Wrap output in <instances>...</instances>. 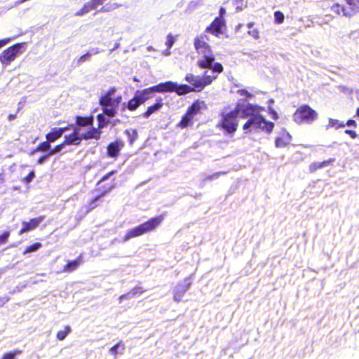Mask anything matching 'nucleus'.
Returning <instances> with one entry per match:
<instances>
[{"instance_id":"obj_1","label":"nucleus","mask_w":359,"mask_h":359,"mask_svg":"<svg viewBox=\"0 0 359 359\" xmlns=\"http://www.w3.org/2000/svg\"><path fill=\"white\" fill-rule=\"evenodd\" d=\"M264 108L256 104H248L242 110V118H248L243 124V129L246 133L265 131L267 133H272L274 128V123L267 121L260 111Z\"/></svg>"},{"instance_id":"obj_2","label":"nucleus","mask_w":359,"mask_h":359,"mask_svg":"<svg viewBox=\"0 0 359 359\" xmlns=\"http://www.w3.org/2000/svg\"><path fill=\"white\" fill-rule=\"evenodd\" d=\"M210 39L205 32L196 36L194 40V46L198 55L203 56L202 59L197 61V66L201 69H210L214 72L220 74L223 72L224 67L220 62H213L215 60L212 48L208 43Z\"/></svg>"},{"instance_id":"obj_3","label":"nucleus","mask_w":359,"mask_h":359,"mask_svg":"<svg viewBox=\"0 0 359 359\" xmlns=\"http://www.w3.org/2000/svg\"><path fill=\"white\" fill-rule=\"evenodd\" d=\"M241 109L237 105L234 109L230 111L224 110L219 114L220 119L217 127L227 134H234L238 127V117Z\"/></svg>"},{"instance_id":"obj_4","label":"nucleus","mask_w":359,"mask_h":359,"mask_svg":"<svg viewBox=\"0 0 359 359\" xmlns=\"http://www.w3.org/2000/svg\"><path fill=\"white\" fill-rule=\"evenodd\" d=\"M164 219L165 215H160L141 223L126 233L123 238V241H127L131 238L155 231L161 224Z\"/></svg>"},{"instance_id":"obj_5","label":"nucleus","mask_w":359,"mask_h":359,"mask_svg":"<svg viewBox=\"0 0 359 359\" xmlns=\"http://www.w3.org/2000/svg\"><path fill=\"white\" fill-rule=\"evenodd\" d=\"M218 74L213 71L211 74L208 71H205L202 76L189 73L186 74L184 80L190 84L189 87L192 88L193 92H201L210 85L217 78Z\"/></svg>"},{"instance_id":"obj_6","label":"nucleus","mask_w":359,"mask_h":359,"mask_svg":"<svg viewBox=\"0 0 359 359\" xmlns=\"http://www.w3.org/2000/svg\"><path fill=\"white\" fill-rule=\"evenodd\" d=\"M318 119V111L307 104L299 105L292 114V120L298 126L312 125Z\"/></svg>"},{"instance_id":"obj_7","label":"nucleus","mask_w":359,"mask_h":359,"mask_svg":"<svg viewBox=\"0 0 359 359\" xmlns=\"http://www.w3.org/2000/svg\"><path fill=\"white\" fill-rule=\"evenodd\" d=\"M115 91L116 88L114 87L110 88L99 100V104L103 107V113L109 117H113L116 115V109L122 100L121 95H118L114 99L111 98V95Z\"/></svg>"},{"instance_id":"obj_8","label":"nucleus","mask_w":359,"mask_h":359,"mask_svg":"<svg viewBox=\"0 0 359 359\" xmlns=\"http://www.w3.org/2000/svg\"><path fill=\"white\" fill-rule=\"evenodd\" d=\"M346 5L338 3L331 6V11L338 15L351 18L359 12V0H344Z\"/></svg>"},{"instance_id":"obj_9","label":"nucleus","mask_w":359,"mask_h":359,"mask_svg":"<svg viewBox=\"0 0 359 359\" xmlns=\"http://www.w3.org/2000/svg\"><path fill=\"white\" fill-rule=\"evenodd\" d=\"M26 43H17L6 49L4 50L0 54V62L3 65L8 66L16 57L22 53V48H25Z\"/></svg>"},{"instance_id":"obj_10","label":"nucleus","mask_w":359,"mask_h":359,"mask_svg":"<svg viewBox=\"0 0 359 359\" xmlns=\"http://www.w3.org/2000/svg\"><path fill=\"white\" fill-rule=\"evenodd\" d=\"M151 97V95H149L147 88L142 90H137L134 97L128 102L126 108L130 111H134Z\"/></svg>"},{"instance_id":"obj_11","label":"nucleus","mask_w":359,"mask_h":359,"mask_svg":"<svg viewBox=\"0 0 359 359\" xmlns=\"http://www.w3.org/2000/svg\"><path fill=\"white\" fill-rule=\"evenodd\" d=\"M226 20L224 18L217 17L214 20L208 25L204 32L210 33L216 37H219L220 35L223 34L226 30Z\"/></svg>"},{"instance_id":"obj_12","label":"nucleus","mask_w":359,"mask_h":359,"mask_svg":"<svg viewBox=\"0 0 359 359\" xmlns=\"http://www.w3.org/2000/svg\"><path fill=\"white\" fill-rule=\"evenodd\" d=\"M124 147V142L122 140L116 138L113 142H111L107 146V156L116 159L120 154L121 150Z\"/></svg>"},{"instance_id":"obj_13","label":"nucleus","mask_w":359,"mask_h":359,"mask_svg":"<svg viewBox=\"0 0 359 359\" xmlns=\"http://www.w3.org/2000/svg\"><path fill=\"white\" fill-rule=\"evenodd\" d=\"M45 216L41 215L39 217L32 218L29 221H24L22 222V228L18 232L19 235L31 231L36 229L39 224L44 220Z\"/></svg>"},{"instance_id":"obj_14","label":"nucleus","mask_w":359,"mask_h":359,"mask_svg":"<svg viewBox=\"0 0 359 359\" xmlns=\"http://www.w3.org/2000/svg\"><path fill=\"white\" fill-rule=\"evenodd\" d=\"M292 135L286 129L278 132L275 138V146L277 148H283L289 146L292 142Z\"/></svg>"},{"instance_id":"obj_15","label":"nucleus","mask_w":359,"mask_h":359,"mask_svg":"<svg viewBox=\"0 0 359 359\" xmlns=\"http://www.w3.org/2000/svg\"><path fill=\"white\" fill-rule=\"evenodd\" d=\"M175 86V82L171 81H168L163 83H160L156 86L147 88V90L149 94L151 95L155 92L165 93H172Z\"/></svg>"},{"instance_id":"obj_16","label":"nucleus","mask_w":359,"mask_h":359,"mask_svg":"<svg viewBox=\"0 0 359 359\" xmlns=\"http://www.w3.org/2000/svg\"><path fill=\"white\" fill-rule=\"evenodd\" d=\"M104 0H90L75 13L76 16H81L93 10H95L99 6L103 4Z\"/></svg>"},{"instance_id":"obj_17","label":"nucleus","mask_w":359,"mask_h":359,"mask_svg":"<svg viewBox=\"0 0 359 359\" xmlns=\"http://www.w3.org/2000/svg\"><path fill=\"white\" fill-rule=\"evenodd\" d=\"M79 128H74L73 132L64 137L63 144L66 145L78 146L82 141V136L79 135Z\"/></svg>"},{"instance_id":"obj_18","label":"nucleus","mask_w":359,"mask_h":359,"mask_svg":"<svg viewBox=\"0 0 359 359\" xmlns=\"http://www.w3.org/2000/svg\"><path fill=\"white\" fill-rule=\"evenodd\" d=\"M163 106L162 98L159 97L156 102L147 107L145 111L142 114V116L144 118H149L153 114L158 111Z\"/></svg>"},{"instance_id":"obj_19","label":"nucleus","mask_w":359,"mask_h":359,"mask_svg":"<svg viewBox=\"0 0 359 359\" xmlns=\"http://www.w3.org/2000/svg\"><path fill=\"white\" fill-rule=\"evenodd\" d=\"M204 107H205L204 101L196 100L187 108V112L194 118L195 116L200 114L201 109Z\"/></svg>"},{"instance_id":"obj_20","label":"nucleus","mask_w":359,"mask_h":359,"mask_svg":"<svg viewBox=\"0 0 359 359\" xmlns=\"http://www.w3.org/2000/svg\"><path fill=\"white\" fill-rule=\"evenodd\" d=\"M116 187V184L114 182V180L113 181V182L109 185L108 187H98V189L101 190V194L95 197L94 198H93L90 202H89V205L90 206V209H93L97 207V204L95 203V202L99 199L101 197L104 196V195H106L107 193H109L112 189H114V187Z\"/></svg>"},{"instance_id":"obj_21","label":"nucleus","mask_w":359,"mask_h":359,"mask_svg":"<svg viewBox=\"0 0 359 359\" xmlns=\"http://www.w3.org/2000/svg\"><path fill=\"white\" fill-rule=\"evenodd\" d=\"M102 133V130H100L99 128H92L81 135L82 140H87L90 139H95L96 140H98L101 138Z\"/></svg>"},{"instance_id":"obj_22","label":"nucleus","mask_w":359,"mask_h":359,"mask_svg":"<svg viewBox=\"0 0 359 359\" xmlns=\"http://www.w3.org/2000/svg\"><path fill=\"white\" fill-rule=\"evenodd\" d=\"M83 262L82 256L80 255L76 259L69 262L67 264L64 266L63 271L65 272H72L77 269V268Z\"/></svg>"},{"instance_id":"obj_23","label":"nucleus","mask_w":359,"mask_h":359,"mask_svg":"<svg viewBox=\"0 0 359 359\" xmlns=\"http://www.w3.org/2000/svg\"><path fill=\"white\" fill-rule=\"evenodd\" d=\"M94 118L92 115L87 116H76L75 118L76 124L81 127L92 126Z\"/></svg>"},{"instance_id":"obj_24","label":"nucleus","mask_w":359,"mask_h":359,"mask_svg":"<svg viewBox=\"0 0 359 359\" xmlns=\"http://www.w3.org/2000/svg\"><path fill=\"white\" fill-rule=\"evenodd\" d=\"M193 118L188 112H185V114L182 116L181 120L177 123V127L181 129H184L187 128L189 126H191L193 123Z\"/></svg>"},{"instance_id":"obj_25","label":"nucleus","mask_w":359,"mask_h":359,"mask_svg":"<svg viewBox=\"0 0 359 359\" xmlns=\"http://www.w3.org/2000/svg\"><path fill=\"white\" fill-rule=\"evenodd\" d=\"M173 92L176 93L178 95H183L193 92L192 88L189 85L182 83L178 84L175 82Z\"/></svg>"},{"instance_id":"obj_26","label":"nucleus","mask_w":359,"mask_h":359,"mask_svg":"<svg viewBox=\"0 0 359 359\" xmlns=\"http://www.w3.org/2000/svg\"><path fill=\"white\" fill-rule=\"evenodd\" d=\"M124 351V345L121 341H119L116 345L110 348L109 353L114 357V359L117 358L118 354H123Z\"/></svg>"},{"instance_id":"obj_27","label":"nucleus","mask_w":359,"mask_h":359,"mask_svg":"<svg viewBox=\"0 0 359 359\" xmlns=\"http://www.w3.org/2000/svg\"><path fill=\"white\" fill-rule=\"evenodd\" d=\"M124 133L127 135L128 143L130 146L133 145L135 142L138 138V133L136 129H127L125 130Z\"/></svg>"},{"instance_id":"obj_28","label":"nucleus","mask_w":359,"mask_h":359,"mask_svg":"<svg viewBox=\"0 0 359 359\" xmlns=\"http://www.w3.org/2000/svg\"><path fill=\"white\" fill-rule=\"evenodd\" d=\"M61 137L57 128H52L51 130L46 135V140L50 142H54Z\"/></svg>"},{"instance_id":"obj_29","label":"nucleus","mask_w":359,"mask_h":359,"mask_svg":"<svg viewBox=\"0 0 359 359\" xmlns=\"http://www.w3.org/2000/svg\"><path fill=\"white\" fill-rule=\"evenodd\" d=\"M99 53H100V50L98 48L92 49L91 50H90V51L87 52L86 53L83 54V55L80 56L77 59V63L78 64L83 63V62L88 60L93 55H96Z\"/></svg>"},{"instance_id":"obj_30","label":"nucleus","mask_w":359,"mask_h":359,"mask_svg":"<svg viewBox=\"0 0 359 359\" xmlns=\"http://www.w3.org/2000/svg\"><path fill=\"white\" fill-rule=\"evenodd\" d=\"M50 142H48L47 140L46 141H43L39 144L37 147L34 149V150L32 151V154L35 152H45L47 151H50Z\"/></svg>"},{"instance_id":"obj_31","label":"nucleus","mask_w":359,"mask_h":359,"mask_svg":"<svg viewBox=\"0 0 359 359\" xmlns=\"http://www.w3.org/2000/svg\"><path fill=\"white\" fill-rule=\"evenodd\" d=\"M329 124L330 127L334 128L335 129L342 128L346 126L345 123H344L343 121H340L337 119L334 118L329 119Z\"/></svg>"},{"instance_id":"obj_32","label":"nucleus","mask_w":359,"mask_h":359,"mask_svg":"<svg viewBox=\"0 0 359 359\" xmlns=\"http://www.w3.org/2000/svg\"><path fill=\"white\" fill-rule=\"evenodd\" d=\"M71 332V327L69 326H65V329L63 330H60L57 333V338L60 341L64 340L67 336Z\"/></svg>"},{"instance_id":"obj_33","label":"nucleus","mask_w":359,"mask_h":359,"mask_svg":"<svg viewBox=\"0 0 359 359\" xmlns=\"http://www.w3.org/2000/svg\"><path fill=\"white\" fill-rule=\"evenodd\" d=\"M42 246V244L41 243H34L29 246H27L25 250L23 252V254H27L32 252H34L38 250L39 248H41Z\"/></svg>"},{"instance_id":"obj_34","label":"nucleus","mask_w":359,"mask_h":359,"mask_svg":"<svg viewBox=\"0 0 359 359\" xmlns=\"http://www.w3.org/2000/svg\"><path fill=\"white\" fill-rule=\"evenodd\" d=\"M97 119L98 121L97 128L100 130H102V128L106 126L108 123V121L105 120L104 116L102 114H100L97 116Z\"/></svg>"},{"instance_id":"obj_35","label":"nucleus","mask_w":359,"mask_h":359,"mask_svg":"<svg viewBox=\"0 0 359 359\" xmlns=\"http://www.w3.org/2000/svg\"><path fill=\"white\" fill-rule=\"evenodd\" d=\"M118 6V5L117 4H107L105 6H102L99 10V12L107 13V12L111 11L113 9L116 8Z\"/></svg>"},{"instance_id":"obj_36","label":"nucleus","mask_w":359,"mask_h":359,"mask_svg":"<svg viewBox=\"0 0 359 359\" xmlns=\"http://www.w3.org/2000/svg\"><path fill=\"white\" fill-rule=\"evenodd\" d=\"M284 15L282 12L277 11L274 13V20L276 24H282L284 22Z\"/></svg>"},{"instance_id":"obj_37","label":"nucleus","mask_w":359,"mask_h":359,"mask_svg":"<svg viewBox=\"0 0 359 359\" xmlns=\"http://www.w3.org/2000/svg\"><path fill=\"white\" fill-rule=\"evenodd\" d=\"M11 233L9 231H5L0 234V245L6 243L8 238L10 237Z\"/></svg>"},{"instance_id":"obj_38","label":"nucleus","mask_w":359,"mask_h":359,"mask_svg":"<svg viewBox=\"0 0 359 359\" xmlns=\"http://www.w3.org/2000/svg\"><path fill=\"white\" fill-rule=\"evenodd\" d=\"M66 144H63V141L57 144L56 146H55L52 149H50L49 151H50V154L51 155H53L57 152H60L63 148L65 146Z\"/></svg>"},{"instance_id":"obj_39","label":"nucleus","mask_w":359,"mask_h":359,"mask_svg":"<svg viewBox=\"0 0 359 359\" xmlns=\"http://www.w3.org/2000/svg\"><path fill=\"white\" fill-rule=\"evenodd\" d=\"M175 41L174 36L171 34H168L165 45L168 48H170Z\"/></svg>"},{"instance_id":"obj_40","label":"nucleus","mask_w":359,"mask_h":359,"mask_svg":"<svg viewBox=\"0 0 359 359\" xmlns=\"http://www.w3.org/2000/svg\"><path fill=\"white\" fill-rule=\"evenodd\" d=\"M117 171L116 170H111L109 172H107V174H105L104 176L102 177V178L99 180V182H97V186H100L101 183L105 180H107V179H109L111 175H113L114 174L116 173Z\"/></svg>"},{"instance_id":"obj_41","label":"nucleus","mask_w":359,"mask_h":359,"mask_svg":"<svg viewBox=\"0 0 359 359\" xmlns=\"http://www.w3.org/2000/svg\"><path fill=\"white\" fill-rule=\"evenodd\" d=\"M320 168H320V163H318V162H313L309 165V171L311 172H314Z\"/></svg>"},{"instance_id":"obj_42","label":"nucleus","mask_w":359,"mask_h":359,"mask_svg":"<svg viewBox=\"0 0 359 359\" xmlns=\"http://www.w3.org/2000/svg\"><path fill=\"white\" fill-rule=\"evenodd\" d=\"M18 353H20V351L7 353L3 355L1 359H15Z\"/></svg>"},{"instance_id":"obj_43","label":"nucleus","mask_w":359,"mask_h":359,"mask_svg":"<svg viewBox=\"0 0 359 359\" xmlns=\"http://www.w3.org/2000/svg\"><path fill=\"white\" fill-rule=\"evenodd\" d=\"M35 176V173L33 170L30 171L29 174L23 179V182L25 183H29Z\"/></svg>"},{"instance_id":"obj_44","label":"nucleus","mask_w":359,"mask_h":359,"mask_svg":"<svg viewBox=\"0 0 359 359\" xmlns=\"http://www.w3.org/2000/svg\"><path fill=\"white\" fill-rule=\"evenodd\" d=\"M51 154H50V151H48L47 154H43V156H40L38 159L36 163L38 164H42L47 158H48Z\"/></svg>"},{"instance_id":"obj_45","label":"nucleus","mask_w":359,"mask_h":359,"mask_svg":"<svg viewBox=\"0 0 359 359\" xmlns=\"http://www.w3.org/2000/svg\"><path fill=\"white\" fill-rule=\"evenodd\" d=\"M238 93L240 95L245 96L249 98L252 97V94L248 92L246 89H240L238 90Z\"/></svg>"},{"instance_id":"obj_46","label":"nucleus","mask_w":359,"mask_h":359,"mask_svg":"<svg viewBox=\"0 0 359 359\" xmlns=\"http://www.w3.org/2000/svg\"><path fill=\"white\" fill-rule=\"evenodd\" d=\"M8 300L9 297L5 293H2L0 295V306L4 305Z\"/></svg>"},{"instance_id":"obj_47","label":"nucleus","mask_w":359,"mask_h":359,"mask_svg":"<svg viewBox=\"0 0 359 359\" xmlns=\"http://www.w3.org/2000/svg\"><path fill=\"white\" fill-rule=\"evenodd\" d=\"M334 158H330L328 160H325L322 162H320V168H323L325 166L331 165L334 163Z\"/></svg>"},{"instance_id":"obj_48","label":"nucleus","mask_w":359,"mask_h":359,"mask_svg":"<svg viewBox=\"0 0 359 359\" xmlns=\"http://www.w3.org/2000/svg\"><path fill=\"white\" fill-rule=\"evenodd\" d=\"M344 133L348 135L352 139H355L358 136L356 132L353 130H346Z\"/></svg>"},{"instance_id":"obj_49","label":"nucleus","mask_w":359,"mask_h":359,"mask_svg":"<svg viewBox=\"0 0 359 359\" xmlns=\"http://www.w3.org/2000/svg\"><path fill=\"white\" fill-rule=\"evenodd\" d=\"M248 34L255 39H258L259 38V33L258 30L256 29H252L251 31H248Z\"/></svg>"},{"instance_id":"obj_50","label":"nucleus","mask_w":359,"mask_h":359,"mask_svg":"<svg viewBox=\"0 0 359 359\" xmlns=\"http://www.w3.org/2000/svg\"><path fill=\"white\" fill-rule=\"evenodd\" d=\"M184 293H175L174 296V300L177 302H180L183 300Z\"/></svg>"},{"instance_id":"obj_51","label":"nucleus","mask_w":359,"mask_h":359,"mask_svg":"<svg viewBox=\"0 0 359 359\" xmlns=\"http://www.w3.org/2000/svg\"><path fill=\"white\" fill-rule=\"evenodd\" d=\"M346 126H353L355 128L357 127V123L353 119H348L346 123H345Z\"/></svg>"},{"instance_id":"obj_52","label":"nucleus","mask_w":359,"mask_h":359,"mask_svg":"<svg viewBox=\"0 0 359 359\" xmlns=\"http://www.w3.org/2000/svg\"><path fill=\"white\" fill-rule=\"evenodd\" d=\"M10 41H11V39H9V38L1 39L0 40V48L2 46H4V45H6V43H8Z\"/></svg>"},{"instance_id":"obj_53","label":"nucleus","mask_w":359,"mask_h":359,"mask_svg":"<svg viewBox=\"0 0 359 359\" xmlns=\"http://www.w3.org/2000/svg\"><path fill=\"white\" fill-rule=\"evenodd\" d=\"M59 133H60L61 136L62 135L63 133L68 130L69 129V126L62 127V128H57Z\"/></svg>"},{"instance_id":"obj_54","label":"nucleus","mask_w":359,"mask_h":359,"mask_svg":"<svg viewBox=\"0 0 359 359\" xmlns=\"http://www.w3.org/2000/svg\"><path fill=\"white\" fill-rule=\"evenodd\" d=\"M225 13H226V9L224 7H221L219 8V16L218 17L224 18V15Z\"/></svg>"},{"instance_id":"obj_55","label":"nucleus","mask_w":359,"mask_h":359,"mask_svg":"<svg viewBox=\"0 0 359 359\" xmlns=\"http://www.w3.org/2000/svg\"><path fill=\"white\" fill-rule=\"evenodd\" d=\"M129 294H123L119 297V302L121 303L123 300L129 299Z\"/></svg>"},{"instance_id":"obj_56","label":"nucleus","mask_w":359,"mask_h":359,"mask_svg":"<svg viewBox=\"0 0 359 359\" xmlns=\"http://www.w3.org/2000/svg\"><path fill=\"white\" fill-rule=\"evenodd\" d=\"M5 182V177L3 172L0 173V184H2Z\"/></svg>"},{"instance_id":"obj_57","label":"nucleus","mask_w":359,"mask_h":359,"mask_svg":"<svg viewBox=\"0 0 359 359\" xmlns=\"http://www.w3.org/2000/svg\"><path fill=\"white\" fill-rule=\"evenodd\" d=\"M15 117H16L15 114H9L8 116V118L9 121L13 120L14 118H15Z\"/></svg>"},{"instance_id":"obj_58","label":"nucleus","mask_w":359,"mask_h":359,"mask_svg":"<svg viewBox=\"0 0 359 359\" xmlns=\"http://www.w3.org/2000/svg\"><path fill=\"white\" fill-rule=\"evenodd\" d=\"M272 117L273 119H277L278 117L277 113L273 110L272 111Z\"/></svg>"},{"instance_id":"obj_59","label":"nucleus","mask_w":359,"mask_h":359,"mask_svg":"<svg viewBox=\"0 0 359 359\" xmlns=\"http://www.w3.org/2000/svg\"><path fill=\"white\" fill-rule=\"evenodd\" d=\"M252 25H253V22H250V23L248 24L247 26H248V27L250 28V27H252Z\"/></svg>"},{"instance_id":"obj_60","label":"nucleus","mask_w":359,"mask_h":359,"mask_svg":"<svg viewBox=\"0 0 359 359\" xmlns=\"http://www.w3.org/2000/svg\"><path fill=\"white\" fill-rule=\"evenodd\" d=\"M355 114H356L357 116L359 117V107L357 108Z\"/></svg>"},{"instance_id":"obj_61","label":"nucleus","mask_w":359,"mask_h":359,"mask_svg":"<svg viewBox=\"0 0 359 359\" xmlns=\"http://www.w3.org/2000/svg\"><path fill=\"white\" fill-rule=\"evenodd\" d=\"M169 54H170V51L168 50V51L165 53V55H169Z\"/></svg>"}]
</instances>
